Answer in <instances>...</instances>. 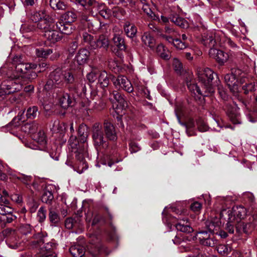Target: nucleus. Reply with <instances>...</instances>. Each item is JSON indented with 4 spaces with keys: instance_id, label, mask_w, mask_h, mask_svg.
I'll list each match as a JSON object with an SVG mask.
<instances>
[{
    "instance_id": "f257e3e1",
    "label": "nucleus",
    "mask_w": 257,
    "mask_h": 257,
    "mask_svg": "<svg viewBox=\"0 0 257 257\" xmlns=\"http://www.w3.org/2000/svg\"><path fill=\"white\" fill-rule=\"evenodd\" d=\"M36 67L35 64H32L20 63L15 64V71L11 76V80H17V82H19L22 85L23 84L20 80V78H25L32 81L38 76L37 73L33 70V69L36 68Z\"/></svg>"
},
{
    "instance_id": "f03ea898",
    "label": "nucleus",
    "mask_w": 257,
    "mask_h": 257,
    "mask_svg": "<svg viewBox=\"0 0 257 257\" xmlns=\"http://www.w3.org/2000/svg\"><path fill=\"white\" fill-rule=\"evenodd\" d=\"M245 74L240 69H232L231 73L224 76V81L230 91L235 93L238 91L239 83L245 82Z\"/></svg>"
},
{
    "instance_id": "7ed1b4c3",
    "label": "nucleus",
    "mask_w": 257,
    "mask_h": 257,
    "mask_svg": "<svg viewBox=\"0 0 257 257\" xmlns=\"http://www.w3.org/2000/svg\"><path fill=\"white\" fill-rule=\"evenodd\" d=\"M92 139L94 145L98 149L108 146L107 139L104 134L103 130L99 123H95L92 128Z\"/></svg>"
},
{
    "instance_id": "20e7f679",
    "label": "nucleus",
    "mask_w": 257,
    "mask_h": 257,
    "mask_svg": "<svg viewBox=\"0 0 257 257\" xmlns=\"http://www.w3.org/2000/svg\"><path fill=\"white\" fill-rule=\"evenodd\" d=\"M22 89V84L17 80L8 79L2 82L0 87V100L6 95L18 91Z\"/></svg>"
},
{
    "instance_id": "39448f33",
    "label": "nucleus",
    "mask_w": 257,
    "mask_h": 257,
    "mask_svg": "<svg viewBox=\"0 0 257 257\" xmlns=\"http://www.w3.org/2000/svg\"><path fill=\"white\" fill-rule=\"evenodd\" d=\"M197 74L198 79L204 84L206 89L209 92H212V81L214 79V75L216 76V74L209 68L198 69Z\"/></svg>"
},
{
    "instance_id": "423d86ee",
    "label": "nucleus",
    "mask_w": 257,
    "mask_h": 257,
    "mask_svg": "<svg viewBox=\"0 0 257 257\" xmlns=\"http://www.w3.org/2000/svg\"><path fill=\"white\" fill-rule=\"evenodd\" d=\"M88 144L79 145V148L75 151L76 159L79 161L77 168L75 169L79 174L82 173L88 168V165L84 160V158L87 153Z\"/></svg>"
},
{
    "instance_id": "0eeeda50",
    "label": "nucleus",
    "mask_w": 257,
    "mask_h": 257,
    "mask_svg": "<svg viewBox=\"0 0 257 257\" xmlns=\"http://www.w3.org/2000/svg\"><path fill=\"white\" fill-rule=\"evenodd\" d=\"M63 86V70L56 69L50 75V79L45 86L46 89H50L53 87H62Z\"/></svg>"
},
{
    "instance_id": "6e6552de",
    "label": "nucleus",
    "mask_w": 257,
    "mask_h": 257,
    "mask_svg": "<svg viewBox=\"0 0 257 257\" xmlns=\"http://www.w3.org/2000/svg\"><path fill=\"white\" fill-rule=\"evenodd\" d=\"M109 98L112 103H114V101H115L118 103L116 106L113 104V107L115 109L116 113L121 116L123 109L127 106V102L124 97V95L118 91L114 90L110 92Z\"/></svg>"
},
{
    "instance_id": "1a4fd4ad",
    "label": "nucleus",
    "mask_w": 257,
    "mask_h": 257,
    "mask_svg": "<svg viewBox=\"0 0 257 257\" xmlns=\"http://www.w3.org/2000/svg\"><path fill=\"white\" fill-rule=\"evenodd\" d=\"M220 217L221 219L227 221L226 230L228 233H234V226L236 224V217L232 215V211L230 208L223 209L220 212Z\"/></svg>"
},
{
    "instance_id": "9d476101",
    "label": "nucleus",
    "mask_w": 257,
    "mask_h": 257,
    "mask_svg": "<svg viewBox=\"0 0 257 257\" xmlns=\"http://www.w3.org/2000/svg\"><path fill=\"white\" fill-rule=\"evenodd\" d=\"M112 81L116 88L121 89L128 93L134 91V87L131 81L124 76L112 77Z\"/></svg>"
},
{
    "instance_id": "9b49d317",
    "label": "nucleus",
    "mask_w": 257,
    "mask_h": 257,
    "mask_svg": "<svg viewBox=\"0 0 257 257\" xmlns=\"http://www.w3.org/2000/svg\"><path fill=\"white\" fill-rule=\"evenodd\" d=\"M196 236L200 243L204 245L213 247L217 244V240L215 238L213 234H208L206 230L198 231Z\"/></svg>"
},
{
    "instance_id": "f8f14e48",
    "label": "nucleus",
    "mask_w": 257,
    "mask_h": 257,
    "mask_svg": "<svg viewBox=\"0 0 257 257\" xmlns=\"http://www.w3.org/2000/svg\"><path fill=\"white\" fill-rule=\"evenodd\" d=\"M37 26L38 28L41 30L44 33H46L47 31L56 29V23L54 20L49 15L38 23Z\"/></svg>"
},
{
    "instance_id": "ddd939ff",
    "label": "nucleus",
    "mask_w": 257,
    "mask_h": 257,
    "mask_svg": "<svg viewBox=\"0 0 257 257\" xmlns=\"http://www.w3.org/2000/svg\"><path fill=\"white\" fill-rule=\"evenodd\" d=\"M221 218L216 216L210 217L205 222V227L208 230V232L210 234H215V231L219 230L221 224Z\"/></svg>"
},
{
    "instance_id": "4468645a",
    "label": "nucleus",
    "mask_w": 257,
    "mask_h": 257,
    "mask_svg": "<svg viewBox=\"0 0 257 257\" xmlns=\"http://www.w3.org/2000/svg\"><path fill=\"white\" fill-rule=\"evenodd\" d=\"M209 55L213 57L221 65L226 62L229 58L228 54L222 50L216 49H210Z\"/></svg>"
},
{
    "instance_id": "2eb2a0df",
    "label": "nucleus",
    "mask_w": 257,
    "mask_h": 257,
    "mask_svg": "<svg viewBox=\"0 0 257 257\" xmlns=\"http://www.w3.org/2000/svg\"><path fill=\"white\" fill-rule=\"evenodd\" d=\"M114 30V34L112 39L113 42L119 50L125 51L126 50V46L124 43V40L122 38V32L117 28Z\"/></svg>"
},
{
    "instance_id": "dca6fc26",
    "label": "nucleus",
    "mask_w": 257,
    "mask_h": 257,
    "mask_svg": "<svg viewBox=\"0 0 257 257\" xmlns=\"http://www.w3.org/2000/svg\"><path fill=\"white\" fill-rule=\"evenodd\" d=\"M103 132L105 131L106 137L110 141H114L117 139L116 133L113 125L109 121H105L103 123Z\"/></svg>"
},
{
    "instance_id": "f3484780",
    "label": "nucleus",
    "mask_w": 257,
    "mask_h": 257,
    "mask_svg": "<svg viewBox=\"0 0 257 257\" xmlns=\"http://www.w3.org/2000/svg\"><path fill=\"white\" fill-rule=\"evenodd\" d=\"M177 220L179 221L175 225L177 230L187 233L193 232V229L192 227L187 224V218H181V217H178Z\"/></svg>"
},
{
    "instance_id": "a211bd4d",
    "label": "nucleus",
    "mask_w": 257,
    "mask_h": 257,
    "mask_svg": "<svg viewBox=\"0 0 257 257\" xmlns=\"http://www.w3.org/2000/svg\"><path fill=\"white\" fill-rule=\"evenodd\" d=\"M44 37L50 42L54 43L60 41L62 38V35L55 29L46 31L44 34Z\"/></svg>"
},
{
    "instance_id": "6ab92c4d",
    "label": "nucleus",
    "mask_w": 257,
    "mask_h": 257,
    "mask_svg": "<svg viewBox=\"0 0 257 257\" xmlns=\"http://www.w3.org/2000/svg\"><path fill=\"white\" fill-rule=\"evenodd\" d=\"M109 46L108 39L103 35L100 36L96 41L91 43V47L93 49L103 48L107 49Z\"/></svg>"
},
{
    "instance_id": "aec40b11",
    "label": "nucleus",
    "mask_w": 257,
    "mask_h": 257,
    "mask_svg": "<svg viewBox=\"0 0 257 257\" xmlns=\"http://www.w3.org/2000/svg\"><path fill=\"white\" fill-rule=\"evenodd\" d=\"M90 55V53L86 49H81L79 50L76 56L75 60L79 65H83L87 62Z\"/></svg>"
},
{
    "instance_id": "412c9836",
    "label": "nucleus",
    "mask_w": 257,
    "mask_h": 257,
    "mask_svg": "<svg viewBox=\"0 0 257 257\" xmlns=\"http://www.w3.org/2000/svg\"><path fill=\"white\" fill-rule=\"evenodd\" d=\"M123 30L126 35L130 38L135 37L137 33V29L135 25L128 21L125 22Z\"/></svg>"
},
{
    "instance_id": "4be33fe9",
    "label": "nucleus",
    "mask_w": 257,
    "mask_h": 257,
    "mask_svg": "<svg viewBox=\"0 0 257 257\" xmlns=\"http://www.w3.org/2000/svg\"><path fill=\"white\" fill-rule=\"evenodd\" d=\"M73 99L67 93H62L59 97V103L62 107L64 109L67 108L71 106Z\"/></svg>"
},
{
    "instance_id": "5701e85b",
    "label": "nucleus",
    "mask_w": 257,
    "mask_h": 257,
    "mask_svg": "<svg viewBox=\"0 0 257 257\" xmlns=\"http://www.w3.org/2000/svg\"><path fill=\"white\" fill-rule=\"evenodd\" d=\"M56 28L58 29L61 34L69 35L72 32L71 24L59 21L56 23Z\"/></svg>"
},
{
    "instance_id": "b1692460",
    "label": "nucleus",
    "mask_w": 257,
    "mask_h": 257,
    "mask_svg": "<svg viewBox=\"0 0 257 257\" xmlns=\"http://www.w3.org/2000/svg\"><path fill=\"white\" fill-rule=\"evenodd\" d=\"M232 211V215L234 216L237 220L243 219L246 215V209L243 206H236L230 209Z\"/></svg>"
},
{
    "instance_id": "393cba45",
    "label": "nucleus",
    "mask_w": 257,
    "mask_h": 257,
    "mask_svg": "<svg viewBox=\"0 0 257 257\" xmlns=\"http://www.w3.org/2000/svg\"><path fill=\"white\" fill-rule=\"evenodd\" d=\"M112 75H108L106 71H103L100 72L98 76V82L100 86L103 87H106L108 86L109 80H112Z\"/></svg>"
},
{
    "instance_id": "a878e982",
    "label": "nucleus",
    "mask_w": 257,
    "mask_h": 257,
    "mask_svg": "<svg viewBox=\"0 0 257 257\" xmlns=\"http://www.w3.org/2000/svg\"><path fill=\"white\" fill-rule=\"evenodd\" d=\"M78 134L80 143L83 144H87V139L88 135L86 126L83 124L80 125Z\"/></svg>"
},
{
    "instance_id": "bb28decb",
    "label": "nucleus",
    "mask_w": 257,
    "mask_h": 257,
    "mask_svg": "<svg viewBox=\"0 0 257 257\" xmlns=\"http://www.w3.org/2000/svg\"><path fill=\"white\" fill-rule=\"evenodd\" d=\"M225 109L226 110L227 113L232 123L234 124H238L240 123L239 115L237 112H236V110H234L233 109L227 105H226Z\"/></svg>"
},
{
    "instance_id": "cd10ccee",
    "label": "nucleus",
    "mask_w": 257,
    "mask_h": 257,
    "mask_svg": "<svg viewBox=\"0 0 257 257\" xmlns=\"http://www.w3.org/2000/svg\"><path fill=\"white\" fill-rule=\"evenodd\" d=\"M69 251L73 257H82L85 253L84 248L79 244L72 245Z\"/></svg>"
},
{
    "instance_id": "c85d7f7f",
    "label": "nucleus",
    "mask_w": 257,
    "mask_h": 257,
    "mask_svg": "<svg viewBox=\"0 0 257 257\" xmlns=\"http://www.w3.org/2000/svg\"><path fill=\"white\" fill-rule=\"evenodd\" d=\"M156 52L157 54L164 60H169L171 57L170 52L163 44L158 45Z\"/></svg>"
},
{
    "instance_id": "c756f323",
    "label": "nucleus",
    "mask_w": 257,
    "mask_h": 257,
    "mask_svg": "<svg viewBox=\"0 0 257 257\" xmlns=\"http://www.w3.org/2000/svg\"><path fill=\"white\" fill-rule=\"evenodd\" d=\"M142 41L147 46L152 49L155 45V40L154 38L148 32L144 33L142 37Z\"/></svg>"
},
{
    "instance_id": "7c9ffc66",
    "label": "nucleus",
    "mask_w": 257,
    "mask_h": 257,
    "mask_svg": "<svg viewBox=\"0 0 257 257\" xmlns=\"http://www.w3.org/2000/svg\"><path fill=\"white\" fill-rule=\"evenodd\" d=\"M53 244L52 243H47L41 247L44 257H57L56 253L51 250Z\"/></svg>"
},
{
    "instance_id": "2f4dec72",
    "label": "nucleus",
    "mask_w": 257,
    "mask_h": 257,
    "mask_svg": "<svg viewBox=\"0 0 257 257\" xmlns=\"http://www.w3.org/2000/svg\"><path fill=\"white\" fill-rule=\"evenodd\" d=\"M77 18L76 14L71 11H68L63 14L59 21L71 24L74 22Z\"/></svg>"
},
{
    "instance_id": "473e14b6",
    "label": "nucleus",
    "mask_w": 257,
    "mask_h": 257,
    "mask_svg": "<svg viewBox=\"0 0 257 257\" xmlns=\"http://www.w3.org/2000/svg\"><path fill=\"white\" fill-rule=\"evenodd\" d=\"M34 140L40 145L42 146V150L45 148L47 143L45 134L43 131H40L34 137Z\"/></svg>"
},
{
    "instance_id": "72a5a7b5",
    "label": "nucleus",
    "mask_w": 257,
    "mask_h": 257,
    "mask_svg": "<svg viewBox=\"0 0 257 257\" xmlns=\"http://www.w3.org/2000/svg\"><path fill=\"white\" fill-rule=\"evenodd\" d=\"M186 83L190 91L195 95L199 96L203 95L197 85L194 83V82H192V80H190V81L187 80Z\"/></svg>"
},
{
    "instance_id": "f704fd0d",
    "label": "nucleus",
    "mask_w": 257,
    "mask_h": 257,
    "mask_svg": "<svg viewBox=\"0 0 257 257\" xmlns=\"http://www.w3.org/2000/svg\"><path fill=\"white\" fill-rule=\"evenodd\" d=\"M50 7L55 10H64L66 8V5L60 0H50Z\"/></svg>"
},
{
    "instance_id": "c9c22d12",
    "label": "nucleus",
    "mask_w": 257,
    "mask_h": 257,
    "mask_svg": "<svg viewBox=\"0 0 257 257\" xmlns=\"http://www.w3.org/2000/svg\"><path fill=\"white\" fill-rule=\"evenodd\" d=\"M63 85L66 84H72L75 80L74 75L70 70L67 71L63 70Z\"/></svg>"
},
{
    "instance_id": "e433bc0d",
    "label": "nucleus",
    "mask_w": 257,
    "mask_h": 257,
    "mask_svg": "<svg viewBox=\"0 0 257 257\" xmlns=\"http://www.w3.org/2000/svg\"><path fill=\"white\" fill-rule=\"evenodd\" d=\"M171 21L172 22L182 28H186L188 27L187 22L184 19L178 16L172 17Z\"/></svg>"
},
{
    "instance_id": "4c0bfd02",
    "label": "nucleus",
    "mask_w": 257,
    "mask_h": 257,
    "mask_svg": "<svg viewBox=\"0 0 257 257\" xmlns=\"http://www.w3.org/2000/svg\"><path fill=\"white\" fill-rule=\"evenodd\" d=\"M53 53V50L51 49H44V48H39L36 49L35 50V53L37 56L41 58H46Z\"/></svg>"
},
{
    "instance_id": "58836bf2",
    "label": "nucleus",
    "mask_w": 257,
    "mask_h": 257,
    "mask_svg": "<svg viewBox=\"0 0 257 257\" xmlns=\"http://www.w3.org/2000/svg\"><path fill=\"white\" fill-rule=\"evenodd\" d=\"M102 6V3H99L96 0H88L86 1V5L84 7H91L89 10L92 13H94L98 8Z\"/></svg>"
},
{
    "instance_id": "ea45409f",
    "label": "nucleus",
    "mask_w": 257,
    "mask_h": 257,
    "mask_svg": "<svg viewBox=\"0 0 257 257\" xmlns=\"http://www.w3.org/2000/svg\"><path fill=\"white\" fill-rule=\"evenodd\" d=\"M47 16V15H46L43 11L35 12L32 14L31 19L36 23H39L40 21L44 19Z\"/></svg>"
},
{
    "instance_id": "a19ab883",
    "label": "nucleus",
    "mask_w": 257,
    "mask_h": 257,
    "mask_svg": "<svg viewBox=\"0 0 257 257\" xmlns=\"http://www.w3.org/2000/svg\"><path fill=\"white\" fill-rule=\"evenodd\" d=\"M95 13H99V14L104 19H108L111 15V11L108 8H106L104 4L102 3V6L98 8Z\"/></svg>"
},
{
    "instance_id": "79ce46f5",
    "label": "nucleus",
    "mask_w": 257,
    "mask_h": 257,
    "mask_svg": "<svg viewBox=\"0 0 257 257\" xmlns=\"http://www.w3.org/2000/svg\"><path fill=\"white\" fill-rule=\"evenodd\" d=\"M38 108L36 106L29 107L26 111V116L28 119H34L37 115Z\"/></svg>"
},
{
    "instance_id": "37998d69",
    "label": "nucleus",
    "mask_w": 257,
    "mask_h": 257,
    "mask_svg": "<svg viewBox=\"0 0 257 257\" xmlns=\"http://www.w3.org/2000/svg\"><path fill=\"white\" fill-rule=\"evenodd\" d=\"M53 195L52 193L47 189L44 191L41 197V200L43 202L50 204L53 199Z\"/></svg>"
},
{
    "instance_id": "c03bdc74",
    "label": "nucleus",
    "mask_w": 257,
    "mask_h": 257,
    "mask_svg": "<svg viewBox=\"0 0 257 257\" xmlns=\"http://www.w3.org/2000/svg\"><path fill=\"white\" fill-rule=\"evenodd\" d=\"M203 40L204 42L205 45H208L209 47L214 46L216 44L214 37L211 34H207L206 35L204 34L203 37Z\"/></svg>"
},
{
    "instance_id": "a18cd8bd",
    "label": "nucleus",
    "mask_w": 257,
    "mask_h": 257,
    "mask_svg": "<svg viewBox=\"0 0 257 257\" xmlns=\"http://www.w3.org/2000/svg\"><path fill=\"white\" fill-rule=\"evenodd\" d=\"M90 243L94 245V247L98 250L99 252H101L102 249L101 245L100 243V239L95 235H91L90 236Z\"/></svg>"
},
{
    "instance_id": "49530a36",
    "label": "nucleus",
    "mask_w": 257,
    "mask_h": 257,
    "mask_svg": "<svg viewBox=\"0 0 257 257\" xmlns=\"http://www.w3.org/2000/svg\"><path fill=\"white\" fill-rule=\"evenodd\" d=\"M217 250L220 254L226 255L231 251V248L227 244H221L217 246Z\"/></svg>"
},
{
    "instance_id": "de8ad7c7",
    "label": "nucleus",
    "mask_w": 257,
    "mask_h": 257,
    "mask_svg": "<svg viewBox=\"0 0 257 257\" xmlns=\"http://www.w3.org/2000/svg\"><path fill=\"white\" fill-rule=\"evenodd\" d=\"M38 124L35 122L27 123L24 126L23 129L25 132L29 133H34L38 129Z\"/></svg>"
},
{
    "instance_id": "09e8293b",
    "label": "nucleus",
    "mask_w": 257,
    "mask_h": 257,
    "mask_svg": "<svg viewBox=\"0 0 257 257\" xmlns=\"http://www.w3.org/2000/svg\"><path fill=\"white\" fill-rule=\"evenodd\" d=\"M49 218L51 223L54 225L57 224L60 221L58 214L53 210H50Z\"/></svg>"
},
{
    "instance_id": "8fccbe9b",
    "label": "nucleus",
    "mask_w": 257,
    "mask_h": 257,
    "mask_svg": "<svg viewBox=\"0 0 257 257\" xmlns=\"http://www.w3.org/2000/svg\"><path fill=\"white\" fill-rule=\"evenodd\" d=\"M239 225H240L239 226V227L240 226H242V228H241V230H242V233H245L246 234L249 233L253 228V227H252V225L251 224L250 222H240L239 223Z\"/></svg>"
},
{
    "instance_id": "3c124183",
    "label": "nucleus",
    "mask_w": 257,
    "mask_h": 257,
    "mask_svg": "<svg viewBox=\"0 0 257 257\" xmlns=\"http://www.w3.org/2000/svg\"><path fill=\"white\" fill-rule=\"evenodd\" d=\"M171 210L176 214L177 216H175V218L177 219L178 217H181V218H187L186 216H184L186 211L182 207H172Z\"/></svg>"
},
{
    "instance_id": "603ef678",
    "label": "nucleus",
    "mask_w": 257,
    "mask_h": 257,
    "mask_svg": "<svg viewBox=\"0 0 257 257\" xmlns=\"http://www.w3.org/2000/svg\"><path fill=\"white\" fill-rule=\"evenodd\" d=\"M7 205L8 204L0 203V214L3 216L8 213L13 212V209Z\"/></svg>"
},
{
    "instance_id": "864d4df0",
    "label": "nucleus",
    "mask_w": 257,
    "mask_h": 257,
    "mask_svg": "<svg viewBox=\"0 0 257 257\" xmlns=\"http://www.w3.org/2000/svg\"><path fill=\"white\" fill-rule=\"evenodd\" d=\"M176 116L177 117V119H178V122L182 126L185 127V128H186L187 131L188 130V129H190V128H193L195 126V123H194V121H193V119H189L187 123H184V122H182L180 120V118L177 113V112L176 111Z\"/></svg>"
},
{
    "instance_id": "5fc2aeb1",
    "label": "nucleus",
    "mask_w": 257,
    "mask_h": 257,
    "mask_svg": "<svg viewBox=\"0 0 257 257\" xmlns=\"http://www.w3.org/2000/svg\"><path fill=\"white\" fill-rule=\"evenodd\" d=\"M2 218L4 219V222L5 223V227L7 223H12L13 221L16 220L17 217L15 215H14L13 213H10L2 216Z\"/></svg>"
},
{
    "instance_id": "6e6d98bb",
    "label": "nucleus",
    "mask_w": 257,
    "mask_h": 257,
    "mask_svg": "<svg viewBox=\"0 0 257 257\" xmlns=\"http://www.w3.org/2000/svg\"><path fill=\"white\" fill-rule=\"evenodd\" d=\"M198 130L201 132H204L208 130V127L206 122L202 119H198L196 122Z\"/></svg>"
},
{
    "instance_id": "4d7b16f0",
    "label": "nucleus",
    "mask_w": 257,
    "mask_h": 257,
    "mask_svg": "<svg viewBox=\"0 0 257 257\" xmlns=\"http://www.w3.org/2000/svg\"><path fill=\"white\" fill-rule=\"evenodd\" d=\"M105 106V103L101 99H98L94 102L92 109L94 110L99 111L102 109Z\"/></svg>"
},
{
    "instance_id": "13d9d810",
    "label": "nucleus",
    "mask_w": 257,
    "mask_h": 257,
    "mask_svg": "<svg viewBox=\"0 0 257 257\" xmlns=\"http://www.w3.org/2000/svg\"><path fill=\"white\" fill-rule=\"evenodd\" d=\"M46 217V211L44 207H41L37 213V218L40 222H43Z\"/></svg>"
},
{
    "instance_id": "bf43d9fd",
    "label": "nucleus",
    "mask_w": 257,
    "mask_h": 257,
    "mask_svg": "<svg viewBox=\"0 0 257 257\" xmlns=\"http://www.w3.org/2000/svg\"><path fill=\"white\" fill-rule=\"evenodd\" d=\"M79 142L77 141L76 137L73 136H71L68 141L69 144L73 150L78 148L77 146Z\"/></svg>"
},
{
    "instance_id": "052dcab7",
    "label": "nucleus",
    "mask_w": 257,
    "mask_h": 257,
    "mask_svg": "<svg viewBox=\"0 0 257 257\" xmlns=\"http://www.w3.org/2000/svg\"><path fill=\"white\" fill-rule=\"evenodd\" d=\"M174 46L178 49L182 50L187 47L185 42H182L180 39H176L173 41Z\"/></svg>"
},
{
    "instance_id": "680f3d73",
    "label": "nucleus",
    "mask_w": 257,
    "mask_h": 257,
    "mask_svg": "<svg viewBox=\"0 0 257 257\" xmlns=\"http://www.w3.org/2000/svg\"><path fill=\"white\" fill-rule=\"evenodd\" d=\"M20 231L22 233L25 235H27L30 233L32 231V228L30 225L25 224L22 225L20 228Z\"/></svg>"
},
{
    "instance_id": "e2e57ef3",
    "label": "nucleus",
    "mask_w": 257,
    "mask_h": 257,
    "mask_svg": "<svg viewBox=\"0 0 257 257\" xmlns=\"http://www.w3.org/2000/svg\"><path fill=\"white\" fill-rule=\"evenodd\" d=\"M97 70H93L87 75V78L90 82H93L97 78Z\"/></svg>"
},
{
    "instance_id": "0e129e2a",
    "label": "nucleus",
    "mask_w": 257,
    "mask_h": 257,
    "mask_svg": "<svg viewBox=\"0 0 257 257\" xmlns=\"http://www.w3.org/2000/svg\"><path fill=\"white\" fill-rule=\"evenodd\" d=\"M173 65L176 71L180 72L182 69V64L180 61L177 58H174Z\"/></svg>"
},
{
    "instance_id": "69168bd1",
    "label": "nucleus",
    "mask_w": 257,
    "mask_h": 257,
    "mask_svg": "<svg viewBox=\"0 0 257 257\" xmlns=\"http://www.w3.org/2000/svg\"><path fill=\"white\" fill-rule=\"evenodd\" d=\"M28 118L26 117V114L25 115V110H22L19 112L17 116L14 118L13 120H18L19 121L24 122Z\"/></svg>"
},
{
    "instance_id": "338daca9",
    "label": "nucleus",
    "mask_w": 257,
    "mask_h": 257,
    "mask_svg": "<svg viewBox=\"0 0 257 257\" xmlns=\"http://www.w3.org/2000/svg\"><path fill=\"white\" fill-rule=\"evenodd\" d=\"M76 224V222L72 218H68L65 220V227L69 229H72Z\"/></svg>"
},
{
    "instance_id": "774afa93",
    "label": "nucleus",
    "mask_w": 257,
    "mask_h": 257,
    "mask_svg": "<svg viewBox=\"0 0 257 257\" xmlns=\"http://www.w3.org/2000/svg\"><path fill=\"white\" fill-rule=\"evenodd\" d=\"M190 208L193 211L197 212L200 210L202 208V204L198 202H195L191 205Z\"/></svg>"
}]
</instances>
